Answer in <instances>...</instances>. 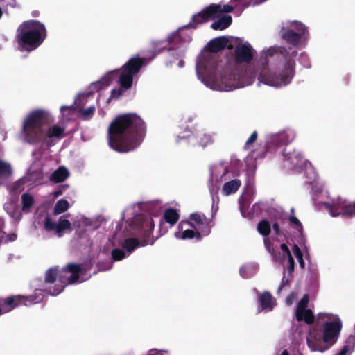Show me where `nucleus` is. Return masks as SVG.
I'll return each mask as SVG.
<instances>
[{
    "instance_id": "42",
    "label": "nucleus",
    "mask_w": 355,
    "mask_h": 355,
    "mask_svg": "<svg viewBox=\"0 0 355 355\" xmlns=\"http://www.w3.org/2000/svg\"><path fill=\"white\" fill-rule=\"evenodd\" d=\"M211 6H215L218 7V12H216V18L218 17V15L220 13H222V12L230 13V12H233V10H234V7L230 5H224L222 6L220 4L211 3Z\"/></svg>"
},
{
    "instance_id": "11",
    "label": "nucleus",
    "mask_w": 355,
    "mask_h": 355,
    "mask_svg": "<svg viewBox=\"0 0 355 355\" xmlns=\"http://www.w3.org/2000/svg\"><path fill=\"white\" fill-rule=\"evenodd\" d=\"M330 211L334 217L342 216L351 218L355 216V201L352 203L338 202L330 205Z\"/></svg>"
},
{
    "instance_id": "64",
    "label": "nucleus",
    "mask_w": 355,
    "mask_h": 355,
    "mask_svg": "<svg viewBox=\"0 0 355 355\" xmlns=\"http://www.w3.org/2000/svg\"><path fill=\"white\" fill-rule=\"evenodd\" d=\"M185 132H188V133H191V130H188L187 128L185 129Z\"/></svg>"
},
{
    "instance_id": "21",
    "label": "nucleus",
    "mask_w": 355,
    "mask_h": 355,
    "mask_svg": "<svg viewBox=\"0 0 355 355\" xmlns=\"http://www.w3.org/2000/svg\"><path fill=\"white\" fill-rule=\"evenodd\" d=\"M201 66L211 73H214L218 66V59L215 55H209L201 61Z\"/></svg>"
},
{
    "instance_id": "25",
    "label": "nucleus",
    "mask_w": 355,
    "mask_h": 355,
    "mask_svg": "<svg viewBox=\"0 0 355 355\" xmlns=\"http://www.w3.org/2000/svg\"><path fill=\"white\" fill-rule=\"evenodd\" d=\"M113 78L111 73L103 76L100 80L93 83L90 85V89L92 92H97L105 87H108L112 82Z\"/></svg>"
},
{
    "instance_id": "39",
    "label": "nucleus",
    "mask_w": 355,
    "mask_h": 355,
    "mask_svg": "<svg viewBox=\"0 0 355 355\" xmlns=\"http://www.w3.org/2000/svg\"><path fill=\"white\" fill-rule=\"evenodd\" d=\"M12 173L10 165L0 160V177H8Z\"/></svg>"
},
{
    "instance_id": "57",
    "label": "nucleus",
    "mask_w": 355,
    "mask_h": 355,
    "mask_svg": "<svg viewBox=\"0 0 355 355\" xmlns=\"http://www.w3.org/2000/svg\"><path fill=\"white\" fill-rule=\"evenodd\" d=\"M286 284H288V279H284V278H283L282 284L279 287V291L282 290V288L284 287V286H285Z\"/></svg>"
},
{
    "instance_id": "24",
    "label": "nucleus",
    "mask_w": 355,
    "mask_h": 355,
    "mask_svg": "<svg viewBox=\"0 0 355 355\" xmlns=\"http://www.w3.org/2000/svg\"><path fill=\"white\" fill-rule=\"evenodd\" d=\"M295 318L297 321H304L307 324H313L315 320L312 311L309 309L296 310Z\"/></svg>"
},
{
    "instance_id": "9",
    "label": "nucleus",
    "mask_w": 355,
    "mask_h": 355,
    "mask_svg": "<svg viewBox=\"0 0 355 355\" xmlns=\"http://www.w3.org/2000/svg\"><path fill=\"white\" fill-rule=\"evenodd\" d=\"M182 139L187 140L188 143L193 146H199L202 148H205L213 142L211 136L203 132H198L196 135L187 134L178 135L176 141L179 143Z\"/></svg>"
},
{
    "instance_id": "16",
    "label": "nucleus",
    "mask_w": 355,
    "mask_h": 355,
    "mask_svg": "<svg viewBox=\"0 0 355 355\" xmlns=\"http://www.w3.org/2000/svg\"><path fill=\"white\" fill-rule=\"evenodd\" d=\"M67 273V272H63V269L61 271L58 270V283L55 285V286L53 288H49V294L52 295H57L64 290V287L67 285L74 283L71 282L70 276L67 277L66 275Z\"/></svg>"
},
{
    "instance_id": "15",
    "label": "nucleus",
    "mask_w": 355,
    "mask_h": 355,
    "mask_svg": "<svg viewBox=\"0 0 355 355\" xmlns=\"http://www.w3.org/2000/svg\"><path fill=\"white\" fill-rule=\"evenodd\" d=\"M228 43L229 39L227 37L225 36H220L211 40L207 43V46L210 53H216L224 50L225 48L232 49L233 45L228 44Z\"/></svg>"
},
{
    "instance_id": "47",
    "label": "nucleus",
    "mask_w": 355,
    "mask_h": 355,
    "mask_svg": "<svg viewBox=\"0 0 355 355\" xmlns=\"http://www.w3.org/2000/svg\"><path fill=\"white\" fill-rule=\"evenodd\" d=\"M280 249L282 252V259H286L292 257V254H291L290 250L288 248L286 244H285V243L281 244Z\"/></svg>"
},
{
    "instance_id": "49",
    "label": "nucleus",
    "mask_w": 355,
    "mask_h": 355,
    "mask_svg": "<svg viewBox=\"0 0 355 355\" xmlns=\"http://www.w3.org/2000/svg\"><path fill=\"white\" fill-rule=\"evenodd\" d=\"M21 212V211H19L17 209H16L14 211L9 212L8 214L16 221H19L21 220L23 216Z\"/></svg>"
},
{
    "instance_id": "10",
    "label": "nucleus",
    "mask_w": 355,
    "mask_h": 355,
    "mask_svg": "<svg viewBox=\"0 0 355 355\" xmlns=\"http://www.w3.org/2000/svg\"><path fill=\"white\" fill-rule=\"evenodd\" d=\"M252 50L248 42L237 44L234 53L235 62L238 64L250 63L254 58Z\"/></svg>"
},
{
    "instance_id": "31",
    "label": "nucleus",
    "mask_w": 355,
    "mask_h": 355,
    "mask_svg": "<svg viewBox=\"0 0 355 355\" xmlns=\"http://www.w3.org/2000/svg\"><path fill=\"white\" fill-rule=\"evenodd\" d=\"M71 227V224L69 220L60 218L56 225L55 233L59 237H61L63 236L64 232L67 230H70Z\"/></svg>"
},
{
    "instance_id": "48",
    "label": "nucleus",
    "mask_w": 355,
    "mask_h": 355,
    "mask_svg": "<svg viewBox=\"0 0 355 355\" xmlns=\"http://www.w3.org/2000/svg\"><path fill=\"white\" fill-rule=\"evenodd\" d=\"M124 88L119 87L117 89H113L111 92L110 98H119L124 92Z\"/></svg>"
},
{
    "instance_id": "22",
    "label": "nucleus",
    "mask_w": 355,
    "mask_h": 355,
    "mask_svg": "<svg viewBox=\"0 0 355 355\" xmlns=\"http://www.w3.org/2000/svg\"><path fill=\"white\" fill-rule=\"evenodd\" d=\"M283 155L285 159L289 161L293 166H297L302 162V155L295 150L291 151L288 148L286 147L283 150Z\"/></svg>"
},
{
    "instance_id": "51",
    "label": "nucleus",
    "mask_w": 355,
    "mask_h": 355,
    "mask_svg": "<svg viewBox=\"0 0 355 355\" xmlns=\"http://www.w3.org/2000/svg\"><path fill=\"white\" fill-rule=\"evenodd\" d=\"M272 229L275 232V234L277 236H282L283 234V233L280 229V226L277 222H275L272 223Z\"/></svg>"
},
{
    "instance_id": "30",
    "label": "nucleus",
    "mask_w": 355,
    "mask_h": 355,
    "mask_svg": "<svg viewBox=\"0 0 355 355\" xmlns=\"http://www.w3.org/2000/svg\"><path fill=\"white\" fill-rule=\"evenodd\" d=\"M180 215L176 209L169 208L165 210L164 214V219L166 223L171 226L174 225L179 220Z\"/></svg>"
},
{
    "instance_id": "4",
    "label": "nucleus",
    "mask_w": 355,
    "mask_h": 355,
    "mask_svg": "<svg viewBox=\"0 0 355 355\" xmlns=\"http://www.w3.org/2000/svg\"><path fill=\"white\" fill-rule=\"evenodd\" d=\"M49 113L43 109H35L28 114L22 124V132L26 141L38 144L44 139L43 126L50 123Z\"/></svg>"
},
{
    "instance_id": "33",
    "label": "nucleus",
    "mask_w": 355,
    "mask_h": 355,
    "mask_svg": "<svg viewBox=\"0 0 355 355\" xmlns=\"http://www.w3.org/2000/svg\"><path fill=\"white\" fill-rule=\"evenodd\" d=\"M257 231L263 236H268L271 232V225L268 220H262L257 225Z\"/></svg>"
},
{
    "instance_id": "14",
    "label": "nucleus",
    "mask_w": 355,
    "mask_h": 355,
    "mask_svg": "<svg viewBox=\"0 0 355 355\" xmlns=\"http://www.w3.org/2000/svg\"><path fill=\"white\" fill-rule=\"evenodd\" d=\"M64 128L58 125H53L49 128L46 132L44 131V139L40 144H46L50 147L54 144V138L62 139L64 135Z\"/></svg>"
},
{
    "instance_id": "1",
    "label": "nucleus",
    "mask_w": 355,
    "mask_h": 355,
    "mask_svg": "<svg viewBox=\"0 0 355 355\" xmlns=\"http://www.w3.org/2000/svg\"><path fill=\"white\" fill-rule=\"evenodd\" d=\"M146 125L136 114H119L107 129L108 145L119 153H128L137 148L146 135Z\"/></svg>"
},
{
    "instance_id": "52",
    "label": "nucleus",
    "mask_w": 355,
    "mask_h": 355,
    "mask_svg": "<svg viewBox=\"0 0 355 355\" xmlns=\"http://www.w3.org/2000/svg\"><path fill=\"white\" fill-rule=\"evenodd\" d=\"M263 242H264V244H265L266 247L267 248L268 250L270 252H272V251L273 250V248H272V244L271 241H270V239L266 236L264 238Z\"/></svg>"
},
{
    "instance_id": "7",
    "label": "nucleus",
    "mask_w": 355,
    "mask_h": 355,
    "mask_svg": "<svg viewBox=\"0 0 355 355\" xmlns=\"http://www.w3.org/2000/svg\"><path fill=\"white\" fill-rule=\"evenodd\" d=\"M190 221L187 223L192 227L198 228L203 236H207L211 232V229L214 226L211 219H209L202 213H193L189 216Z\"/></svg>"
},
{
    "instance_id": "37",
    "label": "nucleus",
    "mask_w": 355,
    "mask_h": 355,
    "mask_svg": "<svg viewBox=\"0 0 355 355\" xmlns=\"http://www.w3.org/2000/svg\"><path fill=\"white\" fill-rule=\"evenodd\" d=\"M202 233L199 231H193L192 230H186L182 232L181 238L182 239H193L196 237L198 240H200L202 238Z\"/></svg>"
},
{
    "instance_id": "60",
    "label": "nucleus",
    "mask_w": 355,
    "mask_h": 355,
    "mask_svg": "<svg viewBox=\"0 0 355 355\" xmlns=\"http://www.w3.org/2000/svg\"><path fill=\"white\" fill-rule=\"evenodd\" d=\"M32 15H33V17H37L39 15V12L34 11V12H33Z\"/></svg>"
},
{
    "instance_id": "44",
    "label": "nucleus",
    "mask_w": 355,
    "mask_h": 355,
    "mask_svg": "<svg viewBox=\"0 0 355 355\" xmlns=\"http://www.w3.org/2000/svg\"><path fill=\"white\" fill-rule=\"evenodd\" d=\"M125 254L121 249L114 248L112 251V257L114 261H121L125 257Z\"/></svg>"
},
{
    "instance_id": "34",
    "label": "nucleus",
    "mask_w": 355,
    "mask_h": 355,
    "mask_svg": "<svg viewBox=\"0 0 355 355\" xmlns=\"http://www.w3.org/2000/svg\"><path fill=\"white\" fill-rule=\"evenodd\" d=\"M69 209V202L65 199H60L55 203L53 208L54 214H60Z\"/></svg>"
},
{
    "instance_id": "53",
    "label": "nucleus",
    "mask_w": 355,
    "mask_h": 355,
    "mask_svg": "<svg viewBox=\"0 0 355 355\" xmlns=\"http://www.w3.org/2000/svg\"><path fill=\"white\" fill-rule=\"evenodd\" d=\"M350 347L347 345H344L336 355H347L349 352Z\"/></svg>"
},
{
    "instance_id": "45",
    "label": "nucleus",
    "mask_w": 355,
    "mask_h": 355,
    "mask_svg": "<svg viewBox=\"0 0 355 355\" xmlns=\"http://www.w3.org/2000/svg\"><path fill=\"white\" fill-rule=\"evenodd\" d=\"M309 302V296L308 294H304L302 299L300 300L296 310H302L306 309Z\"/></svg>"
},
{
    "instance_id": "59",
    "label": "nucleus",
    "mask_w": 355,
    "mask_h": 355,
    "mask_svg": "<svg viewBox=\"0 0 355 355\" xmlns=\"http://www.w3.org/2000/svg\"><path fill=\"white\" fill-rule=\"evenodd\" d=\"M17 237V235L16 234H12L10 235V241H14Z\"/></svg>"
},
{
    "instance_id": "36",
    "label": "nucleus",
    "mask_w": 355,
    "mask_h": 355,
    "mask_svg": "<svg viewBox=\"0 0 355 355\" xmlns=\"http://www.w3.org/2000/svg\"><path fill=\"white\" fill-rule=\"evenodd\" d=\"M288 221H289V224L290 225L295 229L297 232L302 234V232H303V226H302V224L301 223V222L299 220V219L293 216V215H291L289 217H288Z\"/></svg>"
},
{
    "instance_id": "40",
    "label": "nucleus",
    "mask_w": 355,
    "mask_h": 355,
    "mask_svg": "<svg viewBox=\"0 0 355 355\" xmlns=\"http://www.w3.org/2000/svg\"><path fill=\"white\" fill-rule=\"evenodd\" d=\"M293 252L296 259H297L299 264L302 268H304V261L303 259V254L299 248V246L296 244L293 245Z\"/></svg>"
},
{
    "instance_id": "18",
    "label": "nucleus",
    "mask_w": 355,
    "mask_h": 355,
    "mask_svg": "<svg viewBox=\"0 0 355 355\" xmlns=\"http://www.w3.org/2000/svg\"><path fill=\"white\" fill-rule=\"evenodd\" d=\"M259 303L262 310L272 311L275 306V299H274L269 291H263L259 295Z\"/></svg>"
},
{
    "instance_id": "20",
    "label": "nucleus",
    "mask_w": 355,
    "mask_h": 355,
    "mask_svg": "<svg viewBox=\"0 0 355 355\" xmlns=\"http://www.w3.org/2000/svg\"><path fill=\"white\" fill-rule=\"evenodd\" d=\"M83 271L82 266L79 263H69L63 268V272L71 273L70 281L71 282H77L80 278V274Z\"/></svg>"
},
{
    "instance_id": "63",
    "label": "nucleus",
    "mask_w": 355,
    "mask_h": 355,
    "mask_svg": "<svg viewBox=\"0 0 355 355\" xmlns=\"http://www.w3.org/2000/svg\"><path fill=\"white\" fill-rule=\"evenodd\" d=\"M2 16V10H1V8H0V18Z\"/></svg>"
},
{
    "instance_id": "41",
    "label": "nucleus",
    "mask_w": 355,
    "mask_h": 355,
    "mask_svg": "<svg viewBox=\"0 0 355 355\" xmlns=\"http://www.w3.org/2000/svg\"><path fill=\"white\" fill-rule=\"evenodd\" d=\"M321 339L320 333L315 328L311 329L309 332V334L306 337V341L309 345L311 340L314 341H320Z\"/></svg>"
},
{
    "instance_id": "29",
    "label": "nucleus",
    "mask_w": 355,
    "mask_h": 355,
    "mask_svg": "<svg viewBox=\"0 0 355 355\" xmlns=\"http://www.w3.org/2000/svg\"><path fill=\"white\" fill-rule=\"evenodd\" d=\"M69 175V171L64 166L59 167L51 175V180L55 183L64 182Z\"/></svg>"
},
{
    "instance_id": "23",
    "label": "nucleus",
    "mask_w": 355,
    "mask_h": 355,
    "mask_svg": "<svg viewBox=\"0 0 355 355\" xmlns=\"http://www.w3.org/2000/svg\"><path fill=\"white\" fill-rule=\"evenodd\" d=\"M21 211L25 214L31 212V208L35 203L34 196L30 193L25 192L21 195Z\"/></svg>"
},
{
    "instance_id": "54",
    "label": "nucleus",
    "mask_w": 355,
    "mask_h": 355,
    "mask_svg": "<svg viewBox=\"0 0 355 355\" xmlns=\"http://www.w3.org/2000/svg\"><path fill=\"white\" fill-rule=\"evenodd\" d=\"M288 270L290 272H292L293 270H294V267H295V261L292 257H290L288 259Z\"/></svg>"
},
{
    "instance_id": "28",
    "label": "nucleus",
    "mask_w": 355,
    "mask_h": 355,
    "mask_svg": "<svg viewBox=\"0 0 355 355\" xmlns=\"http://www.w3.org/2000/svg\"><path fill=\"white\" fill-rule=\"evenodd\" d=\"M21 305L24 304L25 306H30L39 303L43 300V296L41 294H38L37 291L30 295H21Z\"/></svg>"
},
{
    "instance_id": "17",
    "label": "nucleus",
    "mask_w": 355,
    "mask_h": 355,
    "mask_svg": "<svg viewBox=\"0 0 355 355\" xmlns=\"http://www.w3.org/2000/svg\"><path fill=\"white\" fill-rule=\"evenodd\" d=\"M288 137L284 133L273 135L267 142V151L275 152L276 148L282 145H286Z\"/></svg>"
},
{
    "instance_id": "35",
    "label": "nucleus",
    "mask_w": 355,
    "mask_h": 355,
    "mask_svg": "<svg viewBox=\"0 0 355 355\" xmlns=\"http://www.w3.org/2000/svg\"><path fill=\"white\" fill-rule=\"evenodd\" d=\"M140 245V243L137 239L135 238H128L125 240L123 243V248L126 249L128 252H132L135 248Z\"/></svg>"
},
{
    "instance_id": "8",
    "label": "nucleus",
    "mask_w": 355,
    "mask_h": 355,
    "mask_svg": "<svg viewBox=\"0 0 355 355\" xmlns=\"http://www.w3.org/2000/svg\"><path fill=\"white\" fill-rule=\"evenodd\" d=\"M293 26L298 31L297 33L290 28H282L281 30V37L287 43L296 46L298 45L302 36L305 34L306 29L302 24L297 21L293 23Z\"/></svg>"
},
{
    "instance_id": "19",
    "label": "nucleus",
    "mask_w": 355,
    "mask_h": 355,
    "mask_svg": "<svg viewBox=\"0 0 355 355\" xmlns=\"http://www.w3.org/2000/svg\"><path fill=\"white\" fill-rule=\"evenodd\" d=\"M21 295H16L1 299L0 301L1 302V305L4 306V310L8 313L21 305Z\"/></svg>"
},
{
    "instance_id": "13",
    "label": "nucleus",
    "mask_w": 355,
    "mask_h": 355,
    "mask_svg": "<svg viewBox=\"0 0 355 355\" xmlns=\"http://www.w3.org/2000/svg\"><path fill=\"white\" fill-rule=\"evenodd\" d=\"M154 226V221L151 218H147L144 220L140 232L142 242L141 245H153L154 243L155 239L153 236L151 237Z\"/></svg>"
},
{
    "instance_id": "26",
    "label": "nucleus",
    "mask_w": 355,
    "mask_h": 355,
    "mask_svg": "<svg viewBox=\"0 0 355 355\" xmlns=\"http://www.w3.org/2000/svg\"><path fill=\"white\" fill-rule=\"evenodd\" d=\"M232 22V18L230 15H223L218 20L211 24L213 30H224L228 28Z\"/></svg>"
},
{
    "instance_id": "61",
    "label": "nucleus",
    "mask_w": 355,
    "mask_h": 355,
    "mask_svg": "<svg viewBox=\"0 0 355 355\" xmlns=\"http://www.w3.org/2000/svg\"><path fill=\"white\" fill-rule=\"evenodd\" d=\"M291 215H293V216H294L295 209H294V208H291Z\"/></svg>"
},
{
    "instance_id": "56",
    "label": "nucleus",
    "mask_w": 355,
    "mask_h": 355,
    "mask_svg": "<svg viewBox=\"0 0 355 355\" xmlns=\"http://www.w3.org/2000/svg\"><path fill=\"white\" fill-rule=\"evenodd\" d=\"M178 35L176 33H173L168 37V41L169 43H173L174 42L175 37H176Z\"/></svg>"
},
{
    "instance_id": "62",
    "label": "nucleus",
    "mask_w": 355,
    "mask_h": 355,
    "mask_svg": "<svg viewBox=\"0 0 355 355\" xmlns=\"http://www.w3.org/2000/svg\"><path fill=\"white\" fill-rule=\"evenodd\" d=\"M183 64H184V62H183L182 60H181V61L180 62V63H179V66H180V67H182V66H183Z\"/></svg>"
},
{
    "instance_id": "58",
    "label": "nucleus",
    "mask_w": 355,
    "mask_h": 355,
    "mask_svg": "<svg viewBox=\"0 0 355 355\" xmlns=\"http://www.w3.org/2000/svg\"><path fill=\"white\" fill-rule=\"evenodd\" d=\"M6 313L7 311L4 310V306L1 305V302L0 301V315Z\"/></svg>"
},
{
    "instance_id": "43",
    "label": "nucleus",
    "mask_w": 355,
    "mask_h": 355,
    "mask_svg": "<svg viewBox=\"0 0 355 355\" xmlns=\"http://www.w3.org/2000/svg\"><path fill=\"white\" fill-rule=\"evenodd\" d=\"M57 223L53 222L50 216H47L45 217L44 223V228L48 231H55L56 230Z\"/></svg>"
},
{
    "instance_id": "6",
    "label": "nucleus",
    "mask_w": 355,
    "mask_h": 355,
    "mask_svg": "<svg viewBox=\"0 0 355 355\" xmlns=\"http://www.w3.org/2000/svg\"><path fill=\"white\" fill-rule=\"evenodd\" d=\"M216 12H218V7L210 4L200 12L194 14L191 17V21L186 25L185 28L195 29L198 25L206 23L210 19H214Z\"/></svg>"
},
{
    "instance_id": "46",
    "label": "nucleus",
    "mask_w": 355,
    "mask_h": 355,
    "mask_svg": "<svg viewBox=\"0 0 355 355\" xmlns=\"http://www.w3.org/2000/svg\"><path fill=\"white\" fill-rule=\"evenodd\" d=\"M231 76H233V79H234V82L232 85H226L225 87H226V90H232V89H234L236 88H238V87H243V85H241L238 79H236V77L237 76V75L236 74H232Z\"/></svg>"
},
{
    "instance_id": "55",
    "label": "nucleus",
    "mask_w": 355,
    "mask_h": 355,
    "mask_svg": "<svg viewBox=\"0 0 355 355\" xmlns=\"http://www.w3.org/2000/svg\"><path fill=\"white\" fill-rule=\"evenodd\" d=\"M75 110V107L73 105H71V106H62L60 107V112L62 114H64L65 112L67 110L69 111V112H70L71 111H73Z\"/></svg>"
},
{
    "instance_id": "2",
    "label": "nucleus",
    "mask_w": 355,
    "mask_h": 355,
    "mask_svg": "<svg viewBox=\"0 0 355 355\" xmlns=\"http://www.w3.org/2000/svg\"><path fill=\"white\" fill-rule=\"evenodd\" d=\"M297 54L296 51L291 53H288L286 49L284 46L269 48L266 52V58L275 55H277V58L282 56L286 63L284 69L279 73H272L264 69L258 76L259 82L276 87L286 86L289 84L295 75V62L294 58L297 56Z\"/></svg>"
},
{
    "instance_id": "3",
    "label": "nucleus",
    "mask_w": 355,
    "mask_h": 355,
    "mask_svg": "<svg viewBox=\"0 0 355 355\" xmlns=\"http://www.w3.org/2000/svg\"><path fill=\"white\" fill-rule=\"evenodd\" d=\"M46 37L45 26L37 20H28L17 29L16 40L20 47L31 51L39 47Z\"/></svg>"
},
{
    "instance_id": "32",
    "label": "nucleus",
    "mask_w": 355,
    "mask_h": 355,
    "mask_svg": "<svg viewBox=\"0 0 355 355\" xmlns=\"http://www.w3.org/2000/svg\"><path fill=\"white\" fill-rule=\"evenodd\" d=\"M58 270L57 268H50L45 272V283L52 284L58 283Z\"/></svg>"
},
{
    "instance_id": "12",
    "label": "nucleus",
    "mask_w": 355,
    "mask_h": 355,
    "mask_svg": "<svg viewBox=\"0 0 355 355\" xmlns=\"http://www.w3.org/2000/svg\"><path fill=\"white\" fill-rule=\"evenodd\" d=\"M341 327L342 325L339 322H327L324 327L322 335L323 341L324 343L336 342L339 336Z\"/></svg>"
},
{
    "instance_id": "38",
    "label": "nucleus",
    "mask_w": 355,
    "mask_h": 355,
    "mask_svg": "<svg viewBox=\"0 0 355 355\" xmlns=\"http://www.w3.org/2000/svg\"><path fill=\"white\" fill-rule=\"evenodd\" d=\"M95 107L94 105L89 106L87 109L79 108L78 112L82 114L84 120L90 119L95 113Z\"/></svg>"
},
{
    "instance_id": "50",
    "label": "nucleus",
    "mask_w": 355,
    "mask_h": 355,
    "mask_svg": "<svg viewBox=\"0 0 355 355\" xmlns=\"http://www.w3.org/2000/svg\"><path fill=\"white\" fill-rule=\"evenodd\" d=\"M257 139V132L254 131L245 142V146L252 145Z\"/></svg>"
},
{
    "instance_id": "27",
    "label": "nucleus",
    "mask_w": 355,
    "mask_h": 355,
    "mask_svg": "<svg viewBox=\"0 0 355 355\" xmlns=\"http://www.w3.org/2000/svg\"><path fill=\"white\" fill-rule=\"evenodd\" d=\"M241 185V181L239 179H234L225 182L223 187L222 192L225 196L236 193Z\"/></svg>"
},
{
    "instance_id": "5",
    "label": "nucleus",
    "mask_w": 355,
    "mask_h": 355,
    "mask_svg": "<svg viewBox=\"0 0 355 355\" xmlns=\"http://www.w3.org/2000/svg\"><path fill=\"white\" fill-rule=\"evenodd\" d=\"M146 58L135 55L130 58L121 68V72L119 78L120 87L128 89L133 83V77L137 75L142 67L146 64Z\"/></svg>"
}]
</instances>
